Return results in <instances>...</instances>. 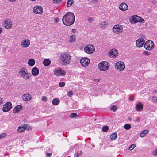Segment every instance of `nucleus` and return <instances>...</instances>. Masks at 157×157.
I'll return each mask as SVG.
<instances>
[{
	"label": "nucleus",
	"mask_w": 157,
	"mask_h": 157,
	"mask_svg": "<svg viewBox=\"0 0 157 157\" xmlns=\"http://www.w3.org/2000/svg\"><path fill=\"white\" fill-rule=\"evenodd\" d=\"M117 135L116 133H113L110 136V139L112 140H115L117 137Z\"/></svg>",
	"instance_id": "nucleus-27"
},
{
	"label": "nucleus",
	"mask_w": 157,
	"mask_h": 157,
	"mask_svg": "<svg viewBox=\"0 0 157 157\" xmlns=\"http://www.w3.org/2000/svg\"><path fill=\"white\" fill-rule=\"evenodd\" d=\"M22 98L25 101H30L31 99V95L28 94H24L22 97Z\"/></svg>",
	"instance_id": "nucleus-17"
},
{
	"label": "nucleus",
	"mask_w": 157,
	"mask_h": 157,
	"mask_svg": "<svg viewBox=\"0 0 157 157\" xmlns=\"http://www.w3.org/2000/svg\"><path fill=\"white\" fill-rule=\"evenodd\" d=\"M24 130V128H23V127H21L20 126H19L18 127V128L17 130V131L19 132H21Z\"/></svg>",
	"instance_id": "nucleus-35"
},
{
	"label": "nucleus",
	"mask_w": 157,
	"mask_h": 157,
	"mask_svg": "<svg viewBox=\"0 0 157 157\" xmlns=\"http://www.w3.org/2000/svg\"><path fill=\"white\" fill-rule=\"evenodd\" d=\"M104 25H105V22H101V23H100V24H99V26L100 27L102 28V27H103Z\"/></svg>",
	"instance_id": "nucleus-47"
},
{
	"label": "nucleus",
	"mask_w": 157,
	"mask_h": 157,
	"mask_svg": "<svg viewBox=\"0 0 157 157\" xmlns=\"http://www.w3.org/2000/svg\"><path fill=\"white\" fill-rule=\"evenodd\" d=\"M62 0H53L54 2L58 3L59 2H61Z\"/></svg>",
	"instance_id": "nucleus-52"
},
{
	"label": "nucleus",
	"mask_w": 157,
	"mask_h": 157,
	"mask_svg": "<svg viewBox=\"0 0 157 157\" xmlns=\"http://www.w3.org/2000/svg\"><path fill=\"white\" fill-rule=\"evenodd\" d=\"M148 131L144 130L140 133V136L141 137H144L146 136V134L148 133Z\"/></svg>",
	"instance_id": "nucleus-26"
},
{
	"label": "nucleus",
	"mask_w": 157,
	"mask_h": 157,
	"mask_svg": "<svg viewBox=\"0 0 157 157\" xmlns=\"http://www.w3.org/2000/svg\"><path fill=\"white\" fill-rule=\"evenodd\" d=\"M86 144H85V146H86Z\"/></svg>",
	"instance_id": "nucleus-62"
},
{
	"label": "nucleus",
	"mask_w": 157,
	"mask_h": 157,
	"mask_svg": "<svg viewBox=\"0 0 157 157\" xmlns=\"http://www.w3.org/2000/svg\"><path fill=\"white\" fill-rule=\"evenodd\" d=\"M138 22H143L144 23V20L142 19L141 17H139L138 16Z\"/></svg>",
	"instance_id": "nucleus-37"
},
{
	"label": "nucleus",
	"mask_w": 157,
	"mask_h": 157,
	"mask_svg": "<svg viewBox=\"0 0 157 157\" xmlns=\"http://www.w3.org/2000/svg\"><path fill=\"white\" fill-rule=\"evenodd\" d=\"M109 67V63L106 61H102L98 64V68L101 71L107 70Z\"/></svg>",
	"instance_id": "nucleus-4"
},
{
	"label": "nucleus",
	"mask_w": 157,
	"mask_h": 157,
	"mask_svg": "<svg viewBox=\"0 0 157 157\" xmlns=\"http://www.w3.org/2000/svg\"><path fill=\"white\" fill-rule=\"evenodd\" d=\"M59 86L60 87H63L64 86L65 83L64 82H60L59 83Z\"/></svg>",
	"instance_id": "nucleus-40"
},
{
	"label": "nucleus",
	"mask_w": 157,
	"mask_h": 157,
	"mask_svg": "<svg viewBox=\"0 0 157 157\" xmlns=\"http://www.w3.org/2000/svg\"><path fill=\"white\" fill-rule=\"evenodd\" d=\"M96 119H94V121H96Z\"/></svg>",
	"instance_id": "nucleus-63"
},
{
	"label": "nucleus",
	"mask_w": 157,
	"mask_h": 157,
	"mask_svg": "<svg viewBox=\"0 0 157 157\" xmlns=\"http://www.w3.org/2000/svg\"><path fill=\"white\" fill-rule=\"evenodd\" d=\"M89 63H90V59H89Z\"/></svg>",
	"instance_id": "nucleus-61"
},
{
	"label": "nucleus",
	"mask_w": 157,
	"mask_h": 157,
	"mask_svg": "<svg viewBox=\"0 0 157 157\" xmlns=\"http://www.w3.org/2000/svg\"><path fill=\"white\" fill-rule=\"evenodd\" d=\"M23 107L21 105H18L15 106L13 109V113H18L21 110Z\"/></svg>",
	"instance_id": "nucleus-18"
},
{
	"label": "nucleus",
	"mask_w": 157,
	"mask_h": 157,
	"mask_svg": "<svg viewBox=\"0 0 157 157\" xmlns=\"http://www.w3.org/2000/svg\"><path fill=\"white\" fill-rule=\"evenodd\" d=\"M95 51L94 46L91 44H89V54L93 53Z\"/></svg>",
	"instance_id": "nucleus-22"
},
{
	"label": "nucleus",
	"mask_w": 157,
	"mask_h": 157,
	"mask_svg": "<svg viewBox=\"0 0 157 157\" xmlns=\"http://www.w3.org/2000/svg\"><path fill=\"white\" fill-rule=\"evenodd\" d=\"M113 30L115 33H118L122 32L123 29L119 25H115L113 28Z\"/></svg>",
	"instance_id": "nucleus-11"
},
{
	"label": "nucleus",
	"mask_w": 157,
	"mask_h": 157,
	"mask_svg": "<svg viewBox=\"0 0 157 157\" xmlns=\"http://www.w3.org/2000/svg\"><path fill=\"white\" fill-rule=\"evenodd\" d=\"M46 156L47 157H51V156L52 155V153H47L46 154Z\"/></svg>",
	"instance_id": "nucleus-50"
},
{
	"label": "nucleus",
	"mask_w": 157,
	"mask_h": 157,
	"mask_svg": "<svg viewBox=\"0 0 157 157\" xmlns=\"http://www.w3.org/2000/svg\"><path fill=\"white\" fill-rule=\"evenodd\" d=\"M75 29H73L72 30V32L73 33L74 32H75Z\"/></svg>",
	"instance_id": "nucleus-60"
},
{
	"label": "nucleus",
	"mask_w": 157,
	"mask_h": 157,
	"mask_svg": "<svg viewBox=\"0 0 157 157\" xmlns=\"http://www.w3.org/2000/svg\"><path fill=\"white\" fill-rule=\"evenodd\" d=\"M143 53L144 55L146 56L149 55L150 53L147 51H144Z\"/></svg>",
	"instance_id": "nucleus-42"
},
{
	"label": "nucleus",
	"mask_w": 157,
	"mask_h": 157,
	"mask_svg": "<svg viewBox=\"0 0 157 157\" xmlns=\"http://www.w3.org/2000/svg\"><path fill=\"white\" fill-rule=\"evenodd\" d=\"M140 117H137V118L135 120L137 122H139L140 121Z\"/></svg>",
	"instance_id": "nucleus-49"
},
{
	"label": "nucleus",
	"mask_w": 157,
	"mask_h": 157,
	"mask_svg": "<svg viewBox=\"0 0 157 157\" xmlns=\"http://www.w3.org/2000/svg\"><path fill=\"white\" fill-rule=\"evenodd\" d=\"M12 108V103L10 102H8L4 105L2 108V111L4 112H7L10 110Z\"/></svg>",
	"instance_id": "nucleus-8"
},
{
	"label": "nucleus",
	"mask_w": 157,
	"mask_h": 157,
	"mask_svg": "<svg viewBox=\"0 0 157 157\" xmlns=\"http://www.w3.org/2000/svg\"><path fill=\"white\" fill-rule=\"evenodd\" d=\"M53 72L54 74L56 76L60 75L64 76L65 75L66 73L64 70H63L62 69L59 68H55L53 70Z\"/></svg>",
	"instance_id": "nucleus-5"
},
{
	"label": "nucleus",
	"mask_w": 157,
	"mask_h": 157,
	"mask_svg": "<svg viewBox=\"0 0 157 157\" xmlns=\"http://www.w3.org/2000/svg\"><path fill=\"white\" fill-rule=\"evenodd\" d=\"M80 63L82 66H86L88 65V59L86 57L83 58L80 60Z\"/></svg>",
	"instance_id": "nucleus-13"
},
{
	"label": "nucleus",
	"mask_w": 157,
	"mask_h": 157,
	"mask_svg": "<svg viewBox=\"0 0 157 157\" xmlns=\"http://www.w3.org/2000/svg\"><path fill=\"white\" fill-rule=\"evenodd\" d=\"M119 8L121 10L124 11L128 9V6L126 4L123 2L120 4Z\"/></svg>",
	"instance_id": "nucleus-15"
},
{
	"label": "nucleus",
	"mask_w": 157,
	"mask_h": 157,
	"mask_svg": "<svg viewBox=\"0 0 157 157\" xmlns=\"http://www.w3.org/2000/svg\"><path fill=\"white\" fill-rule=\"evenodd\" d=\"M6 135V133H4L0 135V139L5 137Z\"/></svg>",
	"instance_id": "nucleus-41"
},
{
	"label": "nucleus",
	"mask_w": 157,
	"mask_h": 157,
	"mask_svg": "<svg viewBox=\"0 0 157 157\" xmlns=\"http://www.w3.org/2000/svg\"><path fill=\"white\" fill-rule=\"evenodd\" d=\"M13 25L12 21L9 19H6L4 21V26L6 28L8 29L11 28Z\"/></svg>",
	"instance_id": "nucleus-9"
},
{
	"label": "nucleus",
	"mask_w": 157,
	"mask_h": 157,
	"mask_svg": "<svg viewBox=\"0 0 157 157\" xmlns=\"http://www.w3.org/2000/svg\"><path fill=\"white\" fill-rule=\"evenodd\" d=\"M136 146V144H132L129 147L128 149L130 151L133 150Z\"/></svg>",
	"instance_id": "nucleus-33"
},
{
	"label": "nucleus",
	"mask_w": 157,
	"mask_h": 157,
	"mask_svg": "<svg viewBox=\"0 0 157 157\" xmlns=\"http://www.w3.org/2000/svg\"><path fill=\"white\" fill-rule=\"evenodd\" d=\"M68 1L67 2V6L68 7H69L71 6L73 2V0H68Z\"/></svg>",
	"instance_id": "nucleus-30"
},
{
	"label": "nucleus",
	"mask_w": 157,
	"mask_h": 157,
	"mask_svg": "<svg viewBox=\"0 0 157 157\" xmlns=\"http://www.w3.org/2000/svg\"><path fill=\"white\" fill-rule=\"evenodd\" d=\"M109 56L110 57H113L114 56H116L118 54L117 50L114 49L110 50L109 52Z\"/></svg>",
	"instance_id": "nucleus-16"
},
{
	"label": "nucleus",
	"mask_w": 157,
	"mask_h": 157,
	"mask_svg": "<svg viewBox=\"0 0 157 157\" xmlns=\"http://www.w3.org/2000/svg\"><path fill=\"white\" fill-rule=\"evenodd\" d=\"M152 154L155 156H157V148L153 151Z\"/></svg>",
	"instance_id": "nucleus-46"
},
{
	"label": "nucleus",
	"mask_w": 157,
	"mask_h": 157,
	"mask_svg": "<svg viewBox=\"0 0 157 157\" xmlns=\"http://www.w3.org/2000/svg\"><path fill=\"white\" fill-rule=\"evenodd\" d=\"M75 37L74 36H71L70 37V40L71 42H74L75 40Z\"/></svg>",
	"instance_id": "nucleus-44"
},
{
	"label": "nucleus",
	"mask_w": 157,
	"mask_h": 157,
	"mask_svg": "<svg viewBox=\"0 0 157 157\" xmlns=\"http://www.w3.org/2000/svg\"><path fill=\"white\" fill-rule=\"evenodd\" d=\"M130 100L131 101H133L134 100L133 99H132L131 97L129 98Z\"/></svg>",
	"instance_id": "nucleus-59"
},
{
	"label": "nucleus",
	"mask_w": 157,
	"mask_h": 157,
	"mask_svg": "<svg viewBox=\"0 0 157 157\" xmlns=\"http://www.w3.org/2000/svg\"><path fill=\"white\" fill-rule=\"evenodd\" d=\"M67 94L69 97H71L73 95V91H69L67 93Z\"/></svg>",
	"instance_id": "nucleus-38"
},
{
	"label": "nucleus",
	"mask_w": 157,
	"mask_h": 157,
	"mask_svg": "<svg viewBox=\"0 0 157 157\" xmlns=\"http://www.w3.org/2000/svg\"><path fill=\"white\" fill-rule=\"evenodd\" d=\"M90 146H89V147L91 148H93L94 147V145L93 143H90Z\"/></svg>",
	"instance_id": "nucleus-48"
},
{
	"label": "nucleus",
	"mask_w": 157,
	"mask_h": 157,
	"mask_svg": "<svg viewBox=\"0 0 157 157\" xmlns=\"http://www.w3.org/2000/svg\"><path fill=\"white\" fill-rule=\"evenodd\" d=\"M144 43V40L143 38H140L136 41V44L137 47H142Z\"/></svg>",
	"instance_id": "nucleus-12"
},
{
	"label": "nucleus",
	"mask_w": 157,
	"mask_h": 157,
	"mask_svg": "<svg viewBox=\"0 0 157 157\" xmlns=\"http://www.w3.org/2000/svg\"><path fill=\"white\" fill-rule=\"evenodd\" d=\"M138 16H134L132 17V20L131 21V22L132 23H136L138 22Z\"/></svg>",
	"instance_id": "nucleus-25"
},
{
	"label": "nucleus",
	"mask_w": 157,
	"mask_h": 157,
	"mask_svg": "<svg viewBox=\"0 0 157 157\" xmlns=\"http://www.w3.org/2000/svg\"><path fill=\"white\" fill-rule=\"evenodd\" d=\"M59 102V100L57 98H55L52 101V104L55 105H57Z\"/></svg>",
	"instance_id": "nucleus-23"
},
{
	"label": "nucleus",
	"mask_w": 157,
	"mask_h": 157,
	"mask_svg": "<svg viewBox=\"0 0 157 157\" xmlns=\"http://www.w3.org/2000/svg\"><path fill=\"white\" fill-rule=\"evenodd\" d=\"M30 44V41L28 39H25L22 41L21 45L23 47H27Z\"/></svg>",
	"instance_id": "nucleus-14"
},
{
	"label": "nucleus",
	"mask_w": 157,
	"mask_h": 157,
	"mask_svg": "<svg viewBox=\"0 0 157 157\" xmlns=\"http://www.w3.org/2000/svg\"><path fill=\"white\" fill-rule=\"evenodd\" d=\"M135 108L137 111L141 110L143 108V104L141 103L137 104Z\"/></svg>",
	"instance_id": "nucleus-20"
},
{
	"label": "nucleus",
	"mask_w": 157,
	"mask_h": 157,
	"mask_svg": "<svg viewBox=\"0 0 157 157\" xmlns=\"http://www.w3.org/2000/svg\"><path fill=\"white\" fill-rule=\"evenodd\" d=\"M28 63L29 66H33L35 64V61L33 59H30L28 61Z\"/></svg>",
	"instance_id": "nucleus-24"
},
{
	"label": "nucleus",
	"mask_w": 157,
	"mask_h": 157,
	"mask_svg": "<svg viewBox=\"0 0 157 157\" xmlns=\"http://www.w3.org/2000/svg\"><path fill=\"white\" fill-rule=\"evenodd\" d=\"M2 28H0V34L2 33Z\"/></svg>",
	"instance_id": "nucleus-56"
},
{
	"label": "nucleus",
	"mask_w": 157,
	"mask_h": 157,
	"mask_svg": "<svg viewBox=\"0 0 157 157\" xmlns=\"http://www.w3.org/2000/svg\"><path fill=\"white\" fill-rule=\"evenodd\" d=\"M29 126L28 124H25L23 126V128H24V130H29Z\"/></svg>",
	"instance_id": "nucleus-36"
},
{
	"label": "nucleus",
	"mask_w": 157,
	"mask_h": 157,
	"mask_svg": "<svg viewBox=\"0 0 157 157\" xmlns=\"http://www.w3.org/2000/svg\"><path fill=\"white\" fill-rule=\"evenodd\" d=\"M51 62L50 60L47 59H44L43 62L44 65L46 66H49L50 65Z\"/></svg>",
	"instance_id": "nucleus-21"
},
{
	"label": "nucleus",
	"mask_w": 157,
	"mask_h": 157,
	"mask_svg": "<svg viewBox=\"0 0 157 157\" xmlns=\"http://www.w3.org/2000/svg\"><path fill=\"white\" fill-rule=\"evenodd\" d=\"M115 67L120 71L124 70L125 68V65L124 63L122 61H118L116 63L115 65Z\"/></svg>",
	"instance_id": "nucleus-7"
},
{
	"label": "nucleus",
	"mask_w": 157,
	"mask_h": 157,
	"mask_svg": "<svg viewBox=\"0 0 157 157\" xmlns=\"http://www.w3.org/2000/svg\"><path fill=\"white\" fill-rule=\"evenodd\" d=\"M60 61L63 65L68 64L71 62V56L66 52L62 53L60 56Z\"/></svg>",
	"instance_id": "nucleus-2"
},
{
	"label": "nucleus",
	"mask_w": 157,
	"mask_h": 157,
	"mask_svg": "<svg viewBox=\"0 0 157 157\" xmlns=\"http://www.w3.org/2000/svg\"><path fill=\"white\" fill-rule=\"evenodd\" d=\"M99 0H91L92 2L94 3L97 2Z\"/></svg>",
	"instance_id": "nucleus-53"
},
{
	"label": "nucleus",
	"mask_w": 157,
	"mask_h": 157,
	"mask_svg": "<svg viewBox=\"0 0 157 157\" xmlns=\"http://www.w3.org/2000/svg\"><path fill=\"white\" fill-rule=\"evenodd\" d=\"M3 99L0 97V105L2 104L3 103Z\"/></svg>",
	"instance_id": "nucleus-51"
},
{
	"label": "nucleus",
	"mask_w": 157,
	"mask_h": 157,
	"mask_svg": "<svg viewBox=\"0 0 157 157\" xmlns=\"http://www.w3.org/2000/svg\"><path fill=\"white\" fill-rule=\"evenodd\" d=\"M96 82H98L99 80V79H94V80Z\"/></svg>",
	"instance_id": "nucleus-55"
},
{
	"label": "nucleus",
	"mask_w": 157,
	"mask_h": 157,
	"mask_svg": "<svg viewBox=\"0 0 157 157\" xmlns=\"http://www.w3.org/2000/svg\"><path fill=\"white\" fill-rule=\"evenodd\" d=\"M93 21V19L91 18H89V21L90 22H92Z\"/></svg>",
	"instance_id": "nucleus-54"
},
{
	"label": "nucleus",
	"mask_w": 157,
	"mask_h": 157,
	"mask_svg": "<svg viewBox=\"0 0 157 157\" xmlns=\"http://www.w3.org/2000/svg\"><path fill=\"white\" fill-rule=\"evenodd\" d=\"M124 128L125 129L128 130L131 128V125L129 124H126L124 125Z\"/></svg>",
	"instance_id": "nucleus-32"
},
{
	"label": "nucleus",
	"mask_w": 157,
	"mask_h": 157,
	"mask_svg": "<svg viewBox=\"0 0 157 157\" xmlns=\"http://www.w3.org/2000/svg\"><path fill=\"white\" fill-rule=\"evenodd\" d=\"M39 73V70L36 67L33 68L32 70V74L34 76H36Z\"/></svg>",
	"instance_id": "nucleus-19"
},
{
	"label": "nucleus",
	"mask_w": 157,
	"mask_h": 157,
	"mask_svg": "<svg viewBox=\"0 0 157 157\" xmlns=\"http://www.w3.org/2000/svg\"><path fill=\"white\" fill-rule=\"evenodd\" d=\"M154 46V43L151 40L146 41L144 44V48L147 50H151L153 48Z\"/></svg>",
	"instance_id": "nucleus-6"
},
{
	"label": "nucleus",
	"mask_w": 157,
	"mask_h": 157,
	"mask_svg": "<svg viewBox=\"0 0 157 157\" xmlns=\"http://www.w3.org/2000/svg\"><path fill=\"white\" fill-rule=\"evenodd\" d=\"M82 151L81 150H80L78 148V151L77 152V155L76 157H79V156L81 155V154L82 153Z\"/></svg>",
	"instance_id": "nucleus-34"
},
{
	"label": "nucleus",
	"mask_w": 157,
	"mask_h": 157,
	"mask_svg": "<svg viewBox=\"0 0 157 157\" xmlns=\"http://www.w3.org/2000/svg\"><path fill=\"white\" fill-rule=\"evenodd\" d=\"M20 76L24 79H27L29 78L30 76V74L28 72L27 69L25 67L21 68L19 72Z\"/></svg>",
	"instance_id": "nucleus-3"
},
{
	"label": "nucleus",
	"mask_w": 157,
	"mask_h": 157,
	"mask_svg": "<svg viewBox=\"0 0 157 157\" xmlns=\"http://www.w3.org/2000/svg\"><path fill=\"white\" fill-rule=\"evenodd\" d=\"M63 23L66 25H70L73 24L75 21V16L73 13H67L62 18Z\"/></svg>",
	"instance_id": "nucleus-1"
},
{
	"label": "nucleus",
	"mask_w": 157,
	"mask_h": 157,
	"mask_svg": "<svg viewBox=\"0 0 157 157\" xmlns=\"http://www.w3.org/2000/svg\"><path fill=\"white\" fill-rule=\"evenodd\" d=\"M128 120L130 121H131L132 120V119L131 118V117H130L128 118Z\"/></svg>",
	"instance_id": "nucleus-57"
},
{
	"label": "nucleus",
	"mask_w": 157,
	"mask_h": 157,
	"mask_svg": "<svg viewBox=\"0 0 157 157\" xmlns=\"http://www.w3.org/2000/svg\"><path fill=\"white\" fill-rule=\"evenodd\" d=\"M9 1L11 2H13L14 1H16V0H9Z\"/></svg>",
	"instance_id": "nucleus-58"
},
{
	"label": "nucleus",
	"mask_w": 157,
	"mask_h": 157,
	"mask_svg": "<svg viewBox=\"0 0 157 157\" xmlns=\"http://www.w3.org/2000/svg\"><path fill=\"white\" fill-rule=\"evenodd\" d=\"M84 51L86 52L88 54V45H87L84 48Z\"/></svg>",
	"instance_id": "nucleus-39"
},
{
	"label": "nucleus",
	"mask_w": 157,
	"mask_h": 157,
	"mask_svg": "<svg viewBox=\"0 0 157 157\" xmlns=\"http://www.w3.org/2000/svg\"><path fill=\"white\" fill-rule=\"evenodd\" d=\"M33 11L35 14H41L43 12V9L41 6H37L34 7Z\"/></svg>",
	"instance_id": "nucleus-10"
},
{
	"label": "nucleus",
	"mask_w": 157,
	"mask_h": 157,
	"mask_svg": "<svg viewBox=\"0 0 157 157\" xmlns=\"http://www.w3.org/2000/svg\"><path fill=\"white\" fill-rule=\"evenodd\" d=\"M110 109L111 110L113 111L114 112H116L117 109V107L116 105H113L112 106H111L110 107Z\"/></svg>",
	"instance_id": "nucleus-28"
},
{
	"label": "nucleus",
	"mask_w": 157,
	"mask_h": 157,
	"mask_svg": "<svg viewBox=\"0 0 157 157\" xmlns=\"http://www.w3.org/2000/svg\"><path fill=\"white\" fill-rule=\"evenodd\" d=\"M153 101L154 102H157V96H154L152 98Z\"/></svg>",
	"instance_id": "nucleus-43"
},
{
	"label": "nucleus",
	"mask_w": 157,
	"mask_h": 157,
	"mask_svg": "<svg viewBox=\"0 0 157 157\" xmlns=\"http://www.w3.org/2000/svg\"><path fill=\"white\" fill-rule=\"evenodd\" d=\"M41 99L42 101H46L47 99V98L45 96H43L42 97Z\"/></svg>",
	"instance_id": "nucleus-45"
},
{
	"label": "nucleus",
	"mask_w": 157,
	"mask_h": 157,
	"mask_svg": "<svg viewBox=\"0 0 157 157\" xmlns=\"http://www.w3.org/2000/svg\"><path fill=\"white\" fill-rule=\"evenodd\" d=\"M109 129V127L107 126H104L102 128V130L104 132H106L108 131Z\"/></svg>",
	"instance_id": "nucleus-29"
},
{
	"label": "nucleus",
	"mask_w": 157,
	"mask_h": 157,
	"mask_svg": "<svg viewBox=\"0 0 157 157\" xmlns=\"http://www.w3.org/2000/svg\"><path fill=\"white\" fill-rule=\"evenodd\" d=\"M78 116L77 115L76 113H72L70 115V117L71 118H74Z\"/></svg>",
	"instance_id": "nucleus-31"
}]
</instances>
